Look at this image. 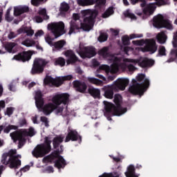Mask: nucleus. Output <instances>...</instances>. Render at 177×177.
I'll return each instance as SVG.
<instances>
[{
  "label": "nucleus",
  "instance_id": "nucleus-1",
  "mask_svg": "<svg viewBox=\"0 0 177 177\" xmlns=\"http://www.w3.org/2000/svg\"><path fill=\"white\" fill-rule=\"evenodd\" d=\"M35 104L39 111H43L46 115L50 114L53 111L57 115H68L67 112H64V107L70 101V95L68 93H58L53 95V103H48L44 106V99L40 91L35 92Z\"/></svg>",
  "mask_w": 177,
  "mask_h": 177
},
{
  "label": "nucleus",
  "instance_id": "nucleus-2",
  "mask_svg": "<svg viewBox=\"0 0 177 177\" xmlns=\"http://www.w3.org/2000/svg\"><path fill=\"white\" fill-rule=\"evenodd\" d=\"M82 16L84 18L83 24L80 21V15L73 14V18L70 22V30L68 32V35L71 34H75L78 32V30H84V31H90L93 28V24H95V19L97 16V11L84 10L81 12Z\"/></svg>",
  "mask_w": 177,
  "mask_h": 177
},
{
  "label": "nucleus",
  "instance_id": "nucleus-3",
  "mask_svg": "<svg viewBox=\"0 0 177 177\" xmlns=\"http://www.w3.org/2000/svg\"><path fill=\"white\" fill-rule=\"evenodd\" d=\"M98 55L106 59L108 63H112L111 67L109 65H102V70L109 74H115L118 73V65H117V62H121V55H113L109 53V48L104 47L98 51Z\"/></svg>",
  "mask_w": 177,
  "mask_h": 177
},
{
  "label": "nucleus",
  "instance_id": "nucleus-4",
  "mask_svg": "<svg viewBox=\"0 0 177 177\" xmlns=\"http://www.w3.org/2000/svg\"><path fill=\"white\" fill-rule=\"evenodd\" d=\"M122 100V97L121 95L116 94L114 96L113 102L115 103L117 107L114 106V104L107 102L104 101L103 103L104 104V115L106 117L108 121H111V119L109 115H122V114H125L127 111V108L120 107L121 102Z\"/></svg>",
  "mask_w": 177,
  "mask_h": 177
},
{
  "label": "nucleus",
  "instance_id": "nucleus-5",
  "mask_svg": "<svg viewBox=\"0 0 177 177\" xmlns=\"http://www.w3.org/2000/svg\"><path fill=\"white\" fill-rule=\"evenodd\" d=\"M132 82L133 85L129 87V91L133 95H143L150 85V80L144 74H138L136 80H133Z\"/></svg>",
  "mask_w": 177,
  "mask_h": 177
},
{
  "label": "nucleus",
  "instance_id": "nucleus-6",
  "mask_svg": "<svg viewBox=\"0 0 177 177\" xmlns=\"http://www.w3.org/2000/svg\"><path fill=\"white\" fill-rule=\"evenodd\" d=\"M17 151L16 149H11L8 153H3L1 159L2 164L4 165H9L10 168H19L21 165V161L19 160L21 158V155L16 156Z\"/></svg>",
  "mask_w": 177,
  "mask_h": 177
},
{
  "label": "nucleus",
  "instance_id": "nucleus-7",
  "mask_svg": "<svg viewBox=\"0 0 177 177\" xmlns=\"http://www.w3.org/2000/svg\"><path fill=\"white\" fill-rule=\"evenodd\" d=\"M128 84H129V80L125 77H121L114 82V84L112 86H108V89L104 93V96L107 99H113V91L115 92L118 91H124Z\"/></svg>",
  "mask_w": 177,
  "mask_h": 177
},
{
  "label": "nucleus",
  "instance_id": "nucleus-8",
  "mask_svg": "<svg viewBox=\"0 0 177 177\" xmlns=\"http://www.w3.org/2000/svg\"><path fill=\"white\" fill-rule=\"evenodd\" d=\"M37 132L32 127H30L28 130L24 129L20 130L19 131H15L13 133H11L10 137L11 139L14 142H16L17 140H19V145L18 147L20 149V147H22V146H24V143H26V138H24V136H34Z\"/></svg>",
  "mask_w": 177,
  "mask_h": 177
},
{
  "label": "nucleus",
  "instance_id": "nucleus-9",
  "mask_svg": "<svg viewBox=\"0 0 177 177\" xmlns=\"http://www.w3.org/2000/svg\"><path fill=\"white\" fill-rule=\"evenodd\" d=\"M50 143H52L51 138L46 137L45 138L44 144L37 145L32 151V156L36 157V158H38L39 157H44L45 154H48V153L50 151Z\"/></svg>",
  "mask_w": 177,
  "mask_h": 177
},
{
  "label": "nucleus",
  "instance_id": "nucleus-10",
  "mask_svg": "<svg viewBox=\"0 0 177 177\" xmlns=\"http://www.w3.org/2000/svg\"><path fill=\"white\" fill-rule=\"evenodd\" d=\"M75 49L82 59L86 57L91 59V57L96 55V50L93 46H84L82 44H80L79 46L75 47Z\"/></svg>",
  "mask_w": 177,
  "mask_h": 177
},
{
  "label": "nucleus",
  "instance_id": "nucleus-11",
  "mask_svg": "<svg viewBox=\"0 0 177 177\" xmlns=\"http://www.w3.org/2000/svg\"><path fill=\"white\" fill-rule=\"evenodd\" d=\"M153 26L156 28H167V30H174L172 23L168 19H164V16L158 15L153 17Z\"/></svg>",
  "mask_w": 177,
  "mask_h": 177
},
{
  "label": "nucleus",
  "instance_id": "nucleus-12",
  "mask_svg": "<svg viewBox=\"0 0 177 177\" xmlns=\"http://www.w3.org/2000/svg\"><path fill=\"white\" fill-rule=\"evenodd\" d=\"M139 60L138 59H129L127 58H122V56L120 55V61H117V66H118V71L120 68L125 70L127 67L130 71H135L136 68L135 64H138Z\"/></svg>",
  "mask_w": 177,
  "mask_h": 177
},
{
  "label": "nucleus",
  "instance_id": "nucleus-13",
  "mask_svg": "<svg viewBox=\"0 0 177 177\" xmlns=\"http://www.w3.org/2000/svg\"><path fill=\"white\" fill-rule=\"evenodd\" d=\"M48 30L51 31L55 38L62 37L64 34H66L64 30V23L63 21L53 22L48 25Z\"/></svg>",
  "mask_w": 177,
  "mask_h": 177
},
{
  "label": "nucleus",
  "instance_id": "nucleus-14",
  "mask_svg": "<svg viewBox=\"0 0 177 177\" xmlns=\"http://www.w3.org/2000/svg\"><path fill=\"white\" fill-rule=\"evenodd\" d=\"M63 151V149L61 151H55L54 152L51 156H46L43 159V162L46 163V162H50L52 160L55 159V167L58 168V169H60V168L64 167V165H66V160L62 157L61 156L59 155V153H62Z\"/></svg>",
  "mask_w": 177,
  "mask_h": 177
},
{
  "label": "nucleus",
  "instance_id": "nucleus-15",
  "mask_svg": "<svg viewBox=\"0 0 177 177\" xmlns=\"http://www.w3.org/2000/svg\"><path fill=\"white\" fill-rule=\"evenodd\" d=\"M70 80H73V75H71L58 77L55 79H53L50 76H46L44 79V84L46 85H55V86H60V85H62L64 81H70Z\"/></svg>",
  "mask_w": 177,
  "mask_h": 177
},
{
  "label": "nucleus",
  "instance_id": "nucleus-16",
  "mask_svg": "<svg viewBox=\"0 0 177 177\" xmlns=\"http://www.w3.org/2000/svg\"><path fill=\"white\" fill-rule=\"evenodd\" d=\"M48 62L41 58H37L34 61L33 66L31 70V74H37L44 71V68L46 66Z\"/></svg>",
  "mask_w": 177,
  "mask_h": 177
},
{
  "label": "nucleus",
  "instance_id": "nucleus-17",
  "mask_svg": "<svg viewBox=\"0 0 177 177\" xmlns=\"http://www.w3.org/2000/svg\"><path fill=\"white\" fill-rule=\"evenodd\" d=\"M142 8H145L143 10V13L145 16H150L154 13V10H156V3H149L146 5V1H142L140 4Z\"/></svg>",
  "mask_w": 177,
  "mask_h": 177
},
{
  "label": "nucleus",
  "instance_id": "nucleus-18",
  "mask_svg": "<svg viewBox=\"0 0 177 177\" xmlns=\"http://www.w3.org/2000/svg\"><path fill=\"white\" fill-rule=\"evenodd\" d=\"M64 56L67 57L66 64H74L76 62H78V58L71 50H68L64 53Z\"/></svg>",
  "mask_w": 177,
  "mask_h": 177
},
{
  "label": "nucleus",
  "instance_id": "nucleus-19",
  "mask_svg": "<svg viewBox=\"0 0 177 177\" xmlns=\"http://www.w3.org/2000/svg\"><path fill=\"white\" fill-rule=\"evenodd\" d=\"M32 55V53H31V51L21 53L14 56L12 60H18L19 62H28V60L31 59Z\"/></svg>",
  "mask_w": 177,
  "mask_h": 177
},
{
  "label": "nucleus",
  "instance_id": "nucleus-20",
  "mask_svg": "<svg viewBox=\"0 0 177 177\" xmlns=\"http://www.w3.org/2000/svg\"><path fill=\"white\" fill-rule=\"evenodd\" d=\"M143 52H151V53H156V52H157L156 41L154 39L147 40V44Z\"/></svg>",
  "mask_w": 177,
  "mask_h": 177
},
{
  "label": "nucleus",
  "instance_id": "nucleus-21",
  "mask_svg": "<svg viewBox=\"0 0 177 177\" xmlns=\"http://www.w3.org/2000/svg\"><path fill=\"white\" fill-rule=\"evenodd\" d=\"M80 138V142H81V136L78 135V133L75 130H71L69 129L68 135L66 137L65 142L67 143V142H70V140H72L73 142H75V140H78V138Z\"/></svg>",
  "mask_w": 177,
  "mask_h": 177
},
{
  "label": "nucleus",
  "instance_id": "nucleus-22",
  "mask_svg": "<svg viewBox=\"0 0 177 177\" xmlns=\"http://www.w3.org/2000/svg\"><path fill=\"white\" fill-rule=\"evenodd\" d=\"M21 44L22 45H24V46H26L27 48H31L32 46H35L36 45L37 49H40L41 50H42V47L38 45V41H36L32 39L28 38L25 39L24 41H22Z\"/></svg>",
  "mask_w": 177,
  "mask_h": 177
},
{
  "label": "nucleus",
  "instance_id": "nucleus-23",
  "mask_svg": "<svg viewBox=\"0 0 177 177\" xmlns=\"http://www.w3.org/2000/svg\"><path fill=\"white\" fill-rule=\"evenodd\" d=\"M143 37L142 34H131L129 37L128 35H124L122 37V41L124 45H129L130 39H135V38H142Z\"/></svg>",
  "mask_w": 177,
  "mask_h": 177
},
{
  "label": "nucleus",
  "instance_id": "nucleus-24",
  "mask_svg": "<svg viewBox=\"0 0 177 177\" xmlns=\"http://www.w3.org/2000/svg\"><path fill=\"white\" fill-rule=\"evenodd\" d=\"M18 34H26L27 37H32L34 35V30L31 27L22 26L17 30Z\"/></svg>",
  "mask_w": 177,
  "mask_h": 177
},
{
  "label": "nucleus",
  "instance_id": "nucleus-25",
  "mask_svg": "<svg viewBox=\"0 0 177 177\" xmlns=\"http://www.w3.org/2000/svg\"><path fill=\"white\" fill-rule=\"evenodd\" d=\"M73 86L79 92H85L86 91V84L84 82L75 80L73 82Z\"/></svg>",
  "mask_w": 177,
  "mask_h": 177
},
{
  "label": "nucleus",
  "instance_id": "nucleus-26",
  "mask_svg": "<svg viewBox=\"0 0 177 177\" xmlns=\"http://www.w3.org/2000/svg\"><path fill=\"white\" fill-rule=\"evenodd\" d=\"M28 6H19L15 7L14 8V15L15 16H20L22 13H26V12H28Z\"/></svg>",
  "mask_w": 177,
  "mask_h": 177
},
{
  "label": "nucleus",
  "instance_id": "nucleus-27",
  "mask_svg": "<svg viewBox=\"0 0 177 177\" xmlns=\"http://www.w3.org/2000/svg\"><path fill=\"white\" fill-rule=\"evenodd\" d=\"M154 64V60L149 58H144L141 62L138 61V66L140 67H151Z\"/></svg>",
  "mask_w": 177,
  "mask_h": 177
},
{
  "label": "nucleus",
  "instance_id": "nucleus-28",
  "mask_svg": "<svg viewBox=\"0 0 177 177\" xmlns=\"http://www.w3.org/2000/svg\"><path fill=\"white\" fill-rule=\"evenodd\" d=\"M124 174L127 177H139V175L135 174V167L132 165L127 167V170Z\"/></svg>",
  "mask_w": 177,
  "mask_h": 177
},
{
  "label": "nucleus",
  "instance_id": "nucleus-29",
  "mask_svg": "<svg viewBox=\"0 0 177 177\" xmlns=\"http://www.w3.org/2000/svg\"><path fill=\"white\" fill-rule=\"evenodd\" d=\"M97 0H77L78 5L80 6H89V5H93Z\"/></svg>",
  "mask_w": 177,
  "mask_h": 177
},
{
  "label": "nucleus",
  "instance_id": "nucleus-30",
  "mask_svg": "<svg viewBox=\"0 0 177 177\" xmlns=\"http://www.w3.org/2000/svg\"><path fill=\"white\" fill-rule=\"evenodd\" d=\"M156 39L159 44H164L167 41V35L163 32H161L156 36Z\"/></svg>",
  "mask_w": 177,
  "mask_h": 177
},
{
  "label": "nucleus",
  "instance_id": "nucleus-31",
  "mask_svg": "<svg viewBox=\"0 0 177 177\" xmlns=\"http://www.w3.org/2000/svg\"><path fill=\"white\" fill-rule=\"evenodd\" d=\"M64 139V136H59L55 137L53 139V142L54 147L55 148L57 147V146H59V145H60V143H62V142H63Z\"/></svg>",
  "mask_w": 177,
  "mask_h": 177
},
{
  "label": "nucleus",
  "instance_id": "nucleus-32",
  "mask_svg": "<svg viewBox=\"0 0 177 177\" xmlns=\"http://www.w3.org/2000/svg\"><path fill=\"white\" fill-rule=\"evenodd\" d=\"M88 92L93 97H99L100 96V90L99 88H90Z\"/></svg>",
  "mask_w": 177,
  "mask_h": 177
},
{
  "label": "nucleus",
  "instance_id": "nucleus-33",
  "mask_svg": "<svg viewBox=\"0 0 177 177\" xmlns=\"http://www.w3.org/2000/svg\"><path fill=\"white\" fill-rule=\"evenodd\" d=\"M64 45H66V41L64 40H59L54 43L53 44V46H54V48L57 49V50H60V49H62L63 46H64Z\"/></svg>",
  "mask_w": 177,
  "mask_h": 177
},
{
  "label": "nucleus",
  "instance_id": "nucleus-34",
  "mask_svg": "<svg viewBox=\"0 0 177 177\" xmlns=\"http://www.w3.org/2000/svg\"><path fill=\"white\" fill-rule=\"evenodd\" d=\"M114 10L113 9V7H109L103 14L102 17L103 19H107V17H110L111 15H113Z\"/></svg>",
  "mask_w": 177,
  "mask_h": 177
},
{
  "label": "nucleus",
  "instance_id": "nucleus-35",
  "mask_svg": "<svg viewBox=\"0 0 177 177\" xmlns=\"http://www.w3.org/2000/svg\"><path fill=\"white\" fill-rule=\"evenodd\" d=\"M15 46H16V43L10 42L6 44L4 48L6 50H7V52H8L9 53H12V50L13 48H15Z\"/></svg>",
  "mask_w": 177,
  "mask_h": 177
},
{
  "label": "nucleus",
  "instance_id": "nucleus-36",
  "mask_svg": "<svg viewBox=\"0 0 177 177\" xmlns=\"http://www.w3.org/2000/svg\"><path fill=\"white\" fill-rule=\"evenodd\" d=\"M66 64V59L63 57H59L55 59V66H60L63 67Z\"/></svg>",
  "mask_w": 177,
  "mask_h": 177
},
{
  "label": "nucleus",
  "instance_id": "nucleus-37",
  "mask_svg": "<svg viewBox=\"0 0 177 177\" xmlns=\"http://www.w3.org/2000/svg\"><path fill=\"white\" fill-rule=\"evenodd\" d=\"M16 129H17V126L10 124V125L6 126L3 128V132L4 133H9L10 131L12 130L16 131Z\"/></svg>",
  "mask_w": 177,
  "mask_h": 177
},
{
  "label": "nucleus",
  "instance_id": "nucleus-38",
  "mask_svg": "<svg viewBox=\"0 0 177 177\" xmlns=\"http://www.w3.org/2000/svg\"><path fill=\"white\" fill-rule=\"evenodd\" d=\"M88 82L94 84L95 85H102L103 84V82L95 77H88Z\"/></svg>",
  "mask_w": 177,
  "mask_h": 177
},
{
  "label": "nucleus",
  "instance_id": "nucleus-39",
  "mask_svg": "<svg viewBox=\"0 0 177 177\" xmlns=\"http://www.w3.org/2000/svg\"><path fill=\"white\" fill-rule=\"evenodd\" d=\"M69 9H70V6H68V3L66 2H63L61 4L60 12L63 13V12H67V10H68Z\"/></svg>",
  "mask_w": 177,
  "mask_h": 177
},
{
  "label": "nucleus",
  "instance_id": "nucleus-40",
  "mask_svg": "<svg viewBox=\"0 0 177 177\" xmlns=\"http://www.w3.org/2000/svg\"><path fill=\"white\" fill-rule=\"evenodd\" d=\"M124 15L126 17H129L131 20H136V16L131 13V10H127L124 12Z\"/></svg>",
  "mask_w": 177,
  "mask_h": 177
},
{
  "label": "nucleus",
  "instance_id": "nucleus-41",
  "mask_svg": "<svg viewBox=\"0 0 177 177\" xmlns=\"http://www.w3.org/2000/svg\"><path fill=\"white\" fill-rule=\"evenodd\" d=\"M158 55L159 56H167V50L165 49V46H159Z\"/></svg>",
  "mask_w": 177,
  "mask_h": 177
},
{
  "label": "nucleus",
  "instance_id": "nucleus-42",
  "mask_svg": "<svg viewBox=\"0 0 177 177\" xmlns=\"http://www.w3.org/2000/svg\"><path fill=\"white\" fill-rule=\"evenodd\" d=\"M39 15L42 16L44 20H48V19H49V17H48V15H46V9L45 8H41L39 10Z\"/></svg>",
  "mask_w": 177,
  "mask_h": 177
},
{
  "label": "nucleus",
  "instance_id": "nucleus-43",
  "mask_svg": "<svg viewBox=\"0 0 177 177\" xmlns=\"http://www.w3.org/2000/svg\"><path fill=\"white\" fill-rule=\"evenodd\" d=\"M44 39H45V41L46 42V44L50 45V46H53V39H51L50 36H49V35H46L44 37Z\"/></svg>",
  "mask_w": 177,
  "mask_h": 177
},
{
  "label": "nucleus",
  "instance_id": "nucleus-44",
  "mask_svg": "<svg viewBox=\"0 0 177 177\" xmlns=\"http://www.w3.org/2000/svg\"><path fill=\"white\" fill-rule=\"evenodd\" d=\"M10 10H12V8H9L7 10V12L6 14V20L7 21H12V20H13V17H10Z\"/></svg>",
  "mask_w": 177,
  "mask_h": 177
},
{
  "label": "nucleus",
  "instance_id": "nucleus-45",
  "mask_svg": "<svg viewBox=\"0 0 177 177\" xmlns=\"http://www.w3.org/2000/svg\"><path fill=\"white\" fill-rule=\"evenodd\" d=\"M98 41L100 42H104L107 41V35L106 33H101L98 37Z\"/></svg>",
  "mask_w": 177,
  "mask_h": 177
},
{
  "label": "nucleus",
  "instance_id": "nucleus-46",
  "mask_svg": "<svg viewBox=\"0 0 177 177\" xmlns=\"http://www.w3.org/2000/svg\"><path fill=\"white\" fill-rule=\"evenodd\" d=\"M132 44H133V45H138V46H142L145 45V41L136 40V41H133Z\"/></svg>",
  "mask_w": 177,
  "mask_h": 177
},
{
  "label": "nucleus",
  "instance_id": "nucleus-47",
  "mask_svg": "<svg viewBox=\"0 0 177 177\" xmlns=\"http://www.w3.org/2000/svg\"><path fill=\"white\" fill-rule=\"evenodd\" d=\"M8 88L11 92H15L16 91V83L12 82L10 83L8 86Z\"/></svg>",
  "mask_w": 177,
  "mask_h": 177
},
{
  "label": "nucleus",
  "instance_id": "nucleus-48",
  "mask_svg": "<svg viewBox=\"0 0 177 177\" xmlns=\"http://www.w3.org/2000/svg\"><path fill=\"white\" fill-rule=\"evenodd\" d=\"M44 34L45 33L44 32V30H39L35 32V38H38V37H42V35H44Z\"/></svg>",
  "mask_w": 177,
  "mask_h": 177
},
{
  "label": "nucleus",
  "instance_id": "nucleus-49",
  "mask_svg": "<svg viewBox=\"0 0 177 177\" xmlns=\"http://www.w3.org/2000/svg\"><path fill=\"white\" fill-rule=\"evenodd\" d=\"M41 121L43 124H44L45 127H46L47 128H48V127H49L48 118H46V117H41Z\"/></svg>",
  "mask_w": 177,
  "mask_h": 177
},
{
  "label": "nucleus",
  "instance_id": "nucleus-50",
  "mask_svg": "<svg viewBox=\"0 0 177 177\" xmlns=\"http://www.w3.org/2000/svg\"><path fill=\"white\" fill-rule=\"evenodd\" d=\"M42 1L44 0H31V3L34 6H38V5H39V3L42 2Z\"/></svg>",
  "mask_w": 177,
  "mask_h": 177
},
{
  "label": "nucleus",
  "instance_id": "nucleus-51",
  "mask_svg": "<svg viewBox=\"0 0 177 177\" xmlns=\"http://www.w3.org/2000/svg\"><path fill=\"white\" fill-rule=\"evenodd\" d=\"M8 37L9 39H13V38H16V37H17V35L13 32H10Z\"/></svg>",
  "mask_w": 177,
  "mask_h": 177
},
{
  "label": "nucleus",
  "instance_id": "nucleus-52",
  "mask_svg": "<svg viewBox=\"0 0 177 177\" xmlns=\"http://www.w3.org/2000/svg\"><path fill=\"white\" fill-rule=\"evenodd\" d=\"M156 5H167V1L165 0H156Z\"/></svg>",
  "mask_w": 177,
  "mask_h": 177
},
{
  "label": "nucleus",
  "instance_id": "nucleus-53",
  "mask_svg": "<svg viewBox=\"0 0 177 177\" xmlns=\"http://www.w3.org/2000/svg\"><path fill=\"white\" fill-rule=\"evenodd\" d=\"M132 50H133V48H132L131 47L126 46L124 48V51L127 55H128V52H132Z\"/></svg>",
  "mask_w": 177,
  "mask_h": 177
},
{
  "label": "nucleus",
  "instance_id": "nucleus-54",
  "mask_svg": "<svg viewBox=\"0 0 177 177\" xmlns=\"http://www.w3.org/2000/svg\"><path fill=\"white\" fill-rule=\"evenodd\" d=\"M34 20L36 21V23H42V21H44V19H42V18H41L39 16L35 17Z\"/></svg>",
  "mask_w": 177,
  "mask_h": 177
},
{
  "label": "nucleus",
  "instance_id": "nucleus-55",
  "mask_svg": "<svg viewBox=\"0 0 177 177\" xmlns=\"http://www.w3.org/2000/svg\"><path fill=\"white\" fill-rule=\"evenodd\" d=\"M7 115H12L13 114V108H8L6 111Z\"/></svg>",
  "mask_w": 177,
  "mask_h": 177
},
{
  "label": "nucleus",
  "instance_id": "nucleus-56",
  "mask_svg": "<svg viewBox=\"0 0 177 177\" xmlns=\"http://www.w3.org/2000/svg\"><path fill=\"white\" fill-rule=\"evenodd\" d=\"M20 170L22 171V173L27 172V171H30V166L26 165L24 168H21Z\"/></svg>",
  "mask_w": 177,
  "mask_h": 177
},
{
  "label": "nucleus",
  "instance_id": "nucleus-57",
  "mask_svg": "<svg viewBox=\"0 0 177 177\" xmlns=\"http://www.w3.org/2000/svg\"><path fill=\"white\" fill-rule=\"evenodd\" d=\"M4 107H5V101H3V100L0 101V110L1 109H4ZM1 118H2V117H1V115H0V120H1Z\"/></svg>",
  "mask_w": 177,
  "mask_h": 177
},
{
  "label": "nucleus",
  "instance_id": "nucleus-58",
  "mask_svg": "<svg viewBox=\"0 0 177 177\" xmlns=\"http://www.w3.org/2000/svg\"><path fill=\"white\" fill-rule=\"evenodd\" d=\"M110 157L113 158V161H115V162H120V161H121V158H115L113 156H110Z\"/></svg>",
  "mask_w": 177,
  "mask_h": 177
},
{
  "label": "nucleus",
  "instance_id": "nucleus-59",
  "mask_svg": "<svg viewBox=\"0 0 177 177\" xmlns=\"http://www.w3.org/2000/svg\"><path fill=\"white\" fill-rule=\"evenodd\" d=\"M26 123H27V121H26V119H22L21 120L19 121L20 127H23V125H26Z\"/></svg>",
  "mask_w": 177,
  "mask_h": 177
},
{
  "label": "nucleus",
  "instance_id": "nucleus-60",
  "mask_svg": "<svg viewBox=\"0 0 177 177\" xmlns=\"http://www.w3.org/2000/svg\"><path fill=\"white\" fill-rule=\"evenodd\" d=\"M170 55L171 56H175V57H177V50H172Z\"/></svg>",
  "mask_w": 177,
  "mask_h": 177
},
{
  "label": "nucleus",
  "instance_id": "nucleus-61",
  "mask_svg": "<svg viewBox=\"0 0 177 177\" xmlns=\"http://www.w3.org/2000/svg\"><path fill=\"white\" fill-rule=\"evenodd\" d=\"M46 171L48 172V174H51L52 172H53V167H48Z\"/></svg>",
  "mask_w": 177,
  "mask_h": 177
},
{
  "label": "nucleus",
  "instance_id": "nucleus-62",
  "mask_svg": "<svg viewBox=\"0 0 177 177\" xmlns=\"http://www.w3.org/2000/svg\"><path fill=\"white\" fill-rule=\"evenodd\" d=\"M37 118H38V116L35 115L32 118L33 124H38V121H37Z\"/></svg>",
  "mask_w": 177,
  "mask_h": 177
},
{
  "label": "nucleus",
  "instance_id": "nucleus-63",
  "mask_svg": "<svg viewBox=\"0 0 177 177\" xmlns=\"http://www.w3.org/2000/svg\"><path fill=\"white\" fill-rule=\"evenodd\" d=\"M111 32L113 34V35H118V30H115L114 29H111Z\"/></svg>",
  "mask_w": 177,
  "mask_h": 177
},
{
  "label": "nucleus",
  "instance_id": "nucleus-64",
  "mask_svg": "<svg viewBox=\"0 0 177 177\" xmlns=\"http://www.w3.org/2000/svg\"><path fill=\"white\" fill-rule=\"evenodd\" d=\"M97 2L100 5H104V3H106V0H98Z\"/></svg>",
  "mask_w": 177,
  "mask_h": 177
}]
</instances>
